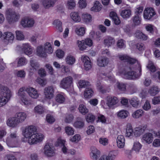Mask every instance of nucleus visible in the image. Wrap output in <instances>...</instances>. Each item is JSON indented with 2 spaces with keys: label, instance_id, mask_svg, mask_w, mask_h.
<instances>
[{
  "label": "nucleus",
  "instance_id": "obj_1",
  "mask_svg": "<svg viewBox=\"0 0 160 160\" xmlns=\"http://www.w3.org/2000/svg\"><path fill=\"white\" fill-rule=\"evenodd\" d=\"M35 132L36 129L33 126L26 128L22 131V134L24 138H22V141L24 142L28 141L31 145L42 142L44 139L45 136L40 133H35Z\"/></svg>",
  "mask_w": 160,
  "mask_h": 160
},
{
  "label": "nucleus",
  "instance_id": "obj_2",
  "mask_svg": "<svg viewBox=\"0 0 160 160\" xmlns=\"http://www.w3.org/2000/svg\"><path fill=\"white\" fill-rule=\"evenodd\" d=\"M141 67L140 64L137 63L135 67L132 66L127 68L122 72L117 73V74L122 75L126 79H134L138 78L141 75Z\"/></svg>",
  "mask_w": 160,
  "mask_h": 160
},
{
  "label": "nucleus",
  "instance_id": "obj_3",
  "mask_svg": "<svg viewBox=\"0 0 160 160\" xmlns=\"http://www.w3.org/2000/svg\"><path fill=\"white\" fill-rule=\"evenodd\" d=\"M12 94V92L7 87L0 85V108L8 102Z\"/></svg>",
  "mask_w": 160,
  "mask_h": 160
},
{
  "label": "nucleus",
  "instance_id": "obj_4",
  "mask_svg": "<svg viewBox=\"0 0 160 160\" xmlns=\"http://www.w3.org/2000/svg\"><path fill=\"white\" fill-rule=\"evenodd\" d=\"M5 17L6 20L10 24L13 23L17 22L20 18L18 14L10 9L6 10Z\"/></svg>",
  "mask_w": 160,
  "mask_h": 160
},
{
  "label": "nucleus",
  "instance_id": "obj_5",
  "mask_svg": "<svg viewBox=\"0 0 160 160\" xmlns=\"http://www.w3.org/2000/svg\"><path fill=\"white\" fill-rule=\"evenodd\" d=\"M19 137L17 131L11 132L8 135L6 140V142L9 147H14L17 142Z\"/></svg>",
  "mask_w": 160,
  "mask_h": 160
},
{
  "label": "nucleus",
  "instance_id": "obj_6",
  "mask_svg": "<svg viewBox=\"0 0 160 160\" xmlns=\"http://www.w3.org/2000/svg\"><path fill=\"white\" fill-rule=\"evenodd\" d=\"M43 154L48 157H51L55 154V149L51 143H46L42 150Z\"/></svg>",
  "mask_w": 160,
  "mask_h": 160
},
{
  "label": "nucleus",
  "instance_id": "obj_7",
  "mask_svg": "<svg viewBox=\"0 0 160 160\" xmlns=\"http://www.w3.org/2000/svg\"><path fill=\"white\" fill-rule=\"evenodd\" d=\"M40 66L39 63L34 58H31L29 62V66L27 70L30 73H33Z\"/></svg>",
  "mask_w": 160,
  "mask_h": 160
},
{
  "label": "nucleus",
  "instance_id": "obj_8",
  "mask_svg": "<svg viewBox=\"0 0 160 160\" xmlns=\"http://www.w3.org/2000/svg\"><path fill=\"white\" fill-rule=\"evenodd\" d=\"M156 14L153 8H146L143 12V17L145 19L150 20Z\"/></svg>",
  "mask_w": 160,
  "mask_h": 160
},
{
  "label": "nucleus",
  "instance_id": "obj_9",
  "mask_svg": "<svg viewBox=\"0 0 160 160\" xmlns=\"http://www.w3.org/2000/svg\"><path fill=\"white\" fill-rule=\"evenodd\" d=\"M3 41L7 44L11 43L14 40L15 36L13 33L10 32H6L3 33Z\"/></svg>",
  "mask_w": 160,
  "mask_h": 160
},
{
  "label": "nucleus",
  "instance_id": "obj_10",
  "mask_svg": "<svg viewBox=\"0 0 160 160\" xmlns=\"http://www.w3.org/2000/svg\"><path fill=\"white\" fill-rule=\"evenodd\" d=\"M72 83V78L70 77H68L63 78L61 81L60 86L64 89L69 88Z\"/></svg>",
  "mask_w": 160,
  "mask_h": 160
},
{
  "label": "nucleus",
  "instance_id": "obj_11",
  "mask_svg": "<svg viewBox=\"0 0 160 160\" xmlns=\"http://www.w3.org/2000/svg\"><path fill=\"white\" fill-rule=\"evenodd\" d=\"M106 104L109 108H111L116 105L118 102V98L115 96H108L106 98Z\"/></svg>",
  "mask_w": 160,
  "mask_h": 160
},
{
  "label": "nucleus",
  "instance_id": "obj_12",
  "mask_svg": "<svg viewBox=\"0 0 160 160\" xmlns=\"http://www.w3.org/2000/svg\"><path fill=\"white\" fill-rule=\"evenodd\" d=\"M45 98L47 99H50L54 96V89L52 86L46 87L44 89Z\"/></svg>",
  "mask_w": 160,
  "mask_h": 160
},
{
  "label": "nucleus",
  "instance_id": "obj_13",
  "mask_svg": "<svg viewBox=\"0 0 160 160\" xmlns=\"http://www.w3.org/2000/svg\"><path fill=\"white\" fill-rule=\"evenodd\" d=\"M26 92L29 96L32 98L36 99L39 96V94L37 90L32 87H28L26 88Z\"/></svg>",
  "mask_w": 160,
  "mask_h": 160
},
{
  "label": "nucleus",
  "instance_id": "obj_14",
  "mask_svg": "<svg viewBox=\"0 0 160 160\" xmlns=\"http://www.w3.org/2000/svg\"><path fill=\"white\" fill-rule=\"evenodd\" d=\"M34 23V21L32 18L28 17L23 18L21 22V25L23 27H32Z\"/></svg>",
  "mask_w": 160,
  "mask_h": 160
},
{
  "label": "nucleus",
  "instance_id": "obj_15",
  "mask_svg": "<svg viewBox=\"0 0 160 160\" xmlns=\"http://www.w3.org/2000/svg\"><path fill=\"white\" fill-rule=\"evenodd\" d=\"M21 48L24 53L27 55H30L33 52V48L28 43L23 44Z\"/></svg>",
  "mask_w": 160,
  "mask_h": 160
},
{
  "label": "nucleus",
  "instance_id": "obj_16",
  "mask_svg": "<svg viewBox=\"0 0 160 160\" xmlns=\"http://www.w3.org/2000/svg\"><path fill=\"white\" fill-rule=\"evenodd\" d=\"M146 129L145 126H140L136 127L134 129L133 133L136 137H139L141 136L145 131Z\"/></svg>",
  "mask_w": 160,
  "mask_h": 160
},
{
  "label": "nucleus",
  "instance_id": "obj_17",
  "mask_svg": "<svg viewBox=\"0 0 160 160\" xmlns=\"http://www.w3.org/2000/svg\"><path fill=\"white\" fill-rule=\"evenodd\" d=\"M56 2V0H43L42 4L45 9H49L54 6Z\"/></svg>",
  "mask_w": 160,
  "mask_h": 160
},
{
  "label": "nucleus",
  "instance_id": "obj_18",
  "mask_svg": "<svg viewBox=\"0 0 160 160\" xmlns=\"http://www.w3.org/2000/svg\"><path fill=\"white\" fill-rule=\"evenodd\" d=\"M36 54L38 56L41 58H45L47 56L42 45L38 46L36 48Z\"/></svg>",
  "mask_w": 160,
  "mask_h": 160
},
{
  "label": "nucleus",
  "instance_id": "obj_19",
  "mask_svg": "<svg viewBox=\"0 0 160 160\" xmlns=\"http://www.w3.org/2000/svg\"><path fill=\"white\" fill-rule=\"evenodd\" d=\"M117 155L116 151L110 152L108 155H103L102 156L99 160H114Z\"/></svg>",
  "mask_w": 160,
  "mask_h": 160
},
{
  "label": "nucleus",
  "instance_id": "obj_20",
  "mask_svg": "<svg viewBox=\"0 0 160 160\" xmlns=\"http://www.w3.org/2000/svg\"><path fill=\"white\" fill-rule=\"evenodd\" d=\"M132 15L131 10L126 8L121 10L120 12V15L123 18L127 19L129 18Z\"/></svg>",
  "mask_w": 160,
  "mask_h": 160
},
{
  "label": "nucleus",
  "instance_id": "obj_21",
  "mask_svg": "<svg viewBox=\"0 0 160 160\" xmlns=\"http://www.w3.org/2000/svg\"><path fill=\"white\" fill-rule=\"evenodd\" d=\"M98 77L99 79L108 78L111 83H114L116 81V79L113 75L112 74L107 75V73L104 72H102L98 74Z\"/></svg>",
  "mask_w": 160,
  "mask_h": 160
},
{
  "label": "nucleus",
  "instance_id": "obj_22",
  "mask_svg": "<svg viewBox=\"0 0 160 160\" xmlns=\"http://www.w3.org/2000/svg\"><path fill=\"white\" fill-rule=\"evenodd\" d=\"M153 135L150 132L145 133L142 136V140L148 144L151 143L153 141Z\"/></svg>",
  "mask_w": 160,
  "mask_h": 160
},
{
  "label": "nucleus",
  "instance_id": "obj_23",
  "mask_svg": "<svg viewBox=\"0 0 160 160\" xmlns=\"http://www.w3.org/2000/svg\"><path fill=\"white\" fill-rule=\"evenodd\" d=\"M27 117L26 114L24 112H17L15 115V117L17 119V122L19 123L23 122L26 118Z\"/></svg>",
  "mask_w": 160,
  "mask_h": 160
},
{
  "label": "nucleus",
  "instance_id": "obj_24",
  "mask_svg": "<svg viewBox=\"0 0 160 160\" xmlns=\"http://www.w3.org/2000/svg\"><path fill=\"white\" fill-rule=\"evenodd\" d=\"M118 57L121 60L128 62L131 64H133L136 62L135 59L131 58L125 54L119 55Z\"/></svg>",
  "mask_w": 160,
  "mask_h": 160
},
{
  "label": "nucleus",
  "instance_id": "obj_25",
  "mask_svg": "<svg viewBox=\"0 0 160 160\" xmlns=\"http://www.w3.org/2000/svg\"><path fill=\"white\" fill-rule=\"evenodd\" d=\"M125 138L122 135H118L117 138V143L118 148H123L125 144Z\"/></svg>",
  "mask_w": 160,
  "mask_h": 160
},
{
  "label": "nucleus",
  "instance_id": "obj_26",
  "mask_svg": "<svg viewBox=\"0 0 160 160\" xmlns=\"http://www.w3.org/2000/svg\"><path fill=\"white\" fill-rule=\"evenodd\" d=\"M19 123L15 117L9 118L7 122L8 126L13 128L16 127Z\"/></svg>",
  "mask_w": 160,
  "mask_h": 160
},
{
  "label": "nucleus",
  "instance_id": "obj_27",
  "mask_svg": "<svg viewBox=\"0 0 160 160\" xmlns=\"http://www.w3.org/2000/svg\"><path fill=\"white\" fill-rule=\"evenodd\" d=\"M100 152L97 149L94 147L91 148V152L90 153L91 158L94 160H97L99 156Z\"/></svg>",
  "mask_w": 160,
  "mask_h": 160
},
{
  "label": "nucleus",
  "instance_id": "obj_28",
  "mask_svg": "<svg viewBox=\"0 0 160 160\" xmlns=\"http://www.w3.org/2000/svg\"><path fill=\"white\" fill-rule=\"evenodd\" d=\"M66 95L63 93H60L58 94L55 97L56 101L60 104L63 103L66 98Z\"/></svg>",
  "mask_w": 160,
  "mask_h": 160
},
{
  "label": "nucleus",
  "instance_id": "obj_29",
  "mask_svg": "<svg viewBox=\"0 0 160 160\" xmlns=\"http://www.w3.org/2000/svg\"><path fill=\"white\" fill-rule=\"evenodd\" d=\"M42 46L46 54L47 53L51 54L53 52V48L50 42H46L42 45Z\"/></svg>",
  "mask_w": 160,
  "mask_h": 160
},
{
  "label": "nucleus",
  "instance_id": "obj_30",
  "mask_svg": "<svg viewBox=\"0 0 160 160\" xmlns=\"http://www.w3.org/2000/svg\"><path fill=\"white\" fill-rule=\"evenodd\" d=\"M126 136L128 137H132L134 134L132 127L131 125L129 123L127 124L126 127Z\"/></svg>",
  "mask_w": 160,
  "mask_h": 160
},
{
  "label": "nucleus",
  "instance_id": "obj_31",
  "mask_svg": "<svg viewBox=\"0 0 160 160\" xmlns=\"http://www.w3.org/2000/svg\"><path fill=\"white\" fill-rule=\"evenodd\" d=\"M108 59L105 57H100L97 61L98 65L100 67H104L108 64Z\"/></svg>",
  "mask_w": 160,
  "mask_h": 160
},
{
  "label": "nucleus",
  "instance_id": "obj_32",
  "mask_svg": "<svg viewBox=\"0 0 160 160\" xmlns=\"http://www.w3.org/2000/svg\"><path fill=\"white\" fill-rule=\"evenodd\" d=\"M134 36L138 39L146 40L148 39V36L143 34L139 30H137L134 33Z\"/></svg>",
  "mask_w": 160,
  "mask_h": 160
},
{
  "label": "nucleus",
  "instance_id": "obj_33",
  "mask_svg": "<svg viewBox=\"0 0 160 160\" xmlns=\"http://www.w3.org/2000/svg\"><path fill=\"white\" fill-rule=\"evenodd\" d=\"M160 91V89L158 86H153L150 88L148 92L151 96H154L158 93Z\"/></svg>",
  "mask_w": 160,
  "mask_h": 160
},
{
  "label": "nucleus",
  "instance_id": "obj_34",
  "mask_svg": "<svg viewBox=\"0 0 160 160\" xmlns=\"http://www.w3.org/2000/svg\"><path fill=\"white\" fill-rule=\"evenodd\" d=\"M93 91L92 89L90 88H86L84 92V97L86 98H90L92 97Z\"/></svg>",
  "mask_w": 160,
  "mask_h": 160
},
{
  "label": "nucleus",
  "instance_id": "obj_35",
  "mask_svg": "<svg viewBox=\"0 0 160 160\" xmlns=\"http://www.w3.org/2000/svg\"><path fill=\"white\" fill-rule=\"evenodd\" d=\"M144 113V112L142 109H138L133 112L132 116L135 119H138L142 117Z\"/></svg>",
  "mask_w": 160,
  "mask_h": 160
},
{
  "label": "nucleus",
  "instance_id": "obj_36",
  "mask_svg": "<svg viewBox=\"0 0 160 160\" xmlns=\"http://www.w3.org/2000/svg\"><path fill=\"white\" fill-rule=\"evenodd\" d=\"M70 17L71 19L76 22H79L81 20L79 13L78 12H72L70 14Z\"/></svg>",
  "mask_w": 160,
  "mask_h": 160
},
{
  "label": "nucleus",
  "instance_id": "obj_37",
  "mask_svg": "<svg viewBox=\"0 0 160 160\" xmlns=\"http://www.w3.org/2000/svg\"><path fill=\"white\" fill-rule=\"evenodd\" d=\"M102 8L101 4L98 1H96L94 4L93 6L91 8V10L94 12L99 11Z\"/></svg>",
  "mask_w": 160,
  "mask_h": 160
},
{
  "label": "nucleus",
  "instance_id": "obj_38",
  "mask_svg": "<svg viewBox=\"0 0 160 160\" xmlns=\"http://www.w3.org/2000/svg\"><path fill=\"white\" fill-rule=\"evenodd\" d=\"M129 114L128 111L125 110H122L117 113L118 117L121 119H124L128 117Z\"/></svg>",
  "mask_w": 160,
  "mask_h": 160
},
{
  "label": "nucleus",
  "instance_id": "obj_39",
  "mask_svg": "<svg viewBox=\"0 0 160 160\" xmlns=\"http://www.w3.org/2000/svg\"><path fill=\"white\" fill-rule=\"evenodd\" d=\"M21 104L22 105L25 106H29L31 104V100L28 96H26L22 98H20Z\"/></svg>",
  "mask_w": 160,
  "mask_h": 160
},
{
  "label": "nucleus",
  "instance_id": "obj_40",
  "mask_svg": "<svg viewBox=\"0 0 160 160\" xmlns=\"http://www.w3.org/2000/svg\"><path fill=\"white\" fill-rule=\"evenodd\" d=\"M131 104L134 108H137L140 104V101L137 97L131 98L129 101Z\"/></svg>",
  "mask_w": 160,
  "mask_h": 160
},
{
  "label": "nucleus",
  "instance_id": "obj_41",
  "mask_svg": "<svg viewBox=\"0 0 160 160\" xmlns=\"http://www.w3.org/2000/svg\"><path fill=\"white\" fill-rule=\"evenodd\" d=\"M55 28L60 32L62 31V23L59 20H55L53 23Z\"/></svg>",
  "mask_w": 160,
  "mask_h": 160
},
{
  "label": "nucleus",
  "instance_id": "obj_42",
  "mask_svg": "<svg viewBox=\"0 0 160 160\" xmlns=\"http://www.w3.org/2000/svg\"><path fill=\"white\" fill-rule=\"evenodd\" d=\"M86 28L85 27H78L76 28L75 32L78 36H83L85 33Z\"/></svg>",
  "mask_w": 160,
  "mask_h": 160
},
{
  "label": "nucleus",
  "instance_id": "obj_43",
  "mask_svg": "<svg viewBox=\"0 0 160 160\" xmlns=\"http://www.w3.org/2000/svg\"><path fill=\"white\" fill-rule=\"evenodd\" d=\"M26 91V89L24 87H21L19 89L17 94L20 99L27 96V94L25 92Z\"/></svg>",
  "mask_w": 160,
  "mask_h": 160
},
{
  "label": "nucleus",
  "instance_id": "obj_44",
  "mask_svg": "<svg viewBox=\"0 0 160 160\" xmlns=\"http://www.w3.org/2000/svg\"><path fill=\"white\" fill-rule=\"evenodd\" d=\"M105 45L109 47L114 44L115 40L113 38L111 37H108L104 40Z\"/></svg>",
  "mask_w": 160,
  "mask_h": 160
},
{
  "label": "nucleus",
  "instance_id": "obj_45",
  "mask_svg": "<svg viewBox=\"0 0 160 160\" xmlns=\"http://www.w3.org/2000/svg\"><path fill=\"white\" fill-rule=\"evenodd\" d=\"M78 109L79 112L83 115H85L88 112V109L86 106L82 104H80L79 106Z\"/></svg>",
  "mask_w": 160,
  "mask_h": 160
},
{
  "label": "nucleus",
  "instance_id": "obj_46",
  "mask_svg": "<svg viewBox=\"0 0 160 160\" xmlns=\"http://www.w3.org/2000/svg\"><path fill=\"white\" fill-rule=\"evenodd\" d=\"M35 112L39 114L43 113L45 112V109L43 106L41 105H38L36 106L34 108Z\"/></svg>",
  "mask_w": 160,
  "mask_h": 160
},
{
  "label": "nucleus",
  "instance_id": "obj_47",
  "mask_svg": "<svg viewBox=\"0 0 160 160\" xmlns=\"http://www.w3.org/2000/svg\"><path fill=\"white\" fill-rule=\"evenodd\" d=\"M66 6L68 9L72 10L74 9L76 7V2L74 0H68L67 2Z\"/></svg>",
  "mask_w": 160,
  "mask_h": 160
},
{
  "label": "nucleus",
  "instance_id": "obj_48",
  "mask_svg": "<svg viewBox=\"0 0 160 160\" xmlns=\"http://www.w3.org/2000/svg\"><path fill=\"white\" fill-rule=\"evenodd\" d=\"M142 144L138 142H135L133 145L132 149L136 152H138L142 147Z\"/></svg>",
  "mask_w": 160,
  "mask_h": 160
},
{
  "label": "nucleus",
  "instance_id": "obj_49",
  "mask_svg": "<svg viewBox=\"0 0 160 160\" xmlns=\"http://www.w3.org/2000/svg\"><path fill=\"white\" fill-rule=\"evenodd\" d=\"M65 61L67 64L72 65L75 63V59L73 56L71 55H68L66 57Z\"/></svg>",
  "mask_w": 160,
  "mask_h": 160
},
{
  "label": "nucleus",
  "instance_id": "obj_50",
  "mask_svg": "<svg viewBox=\"0 0 160 160\" xmlns=\"http://www.w3.org/2000/svg\"><path fill=\"white\" fill-rule=\"evenodd\" d=\"M116 86L121 91L124 92L126 90V84L122 82H117Z\"/></svg>",
  "mask_w": 160,
  "mask_h": 160
},
{
  "label": "nucleus",
  "instance_id": "obj_51",
  "mask_svg": "<svg viewBox=\"0 0 160 160\" xmlns=\"http://www.w3.org/2000/svg\"><path fill=\"white\" fill-rule=\"evenodd\" d=\"M85 119L88 122L92 123L94 121L95 117L92 113H89L86 116Z\"/></svg>",
  "mask_w": 160,
  "mask_h": 160
},
{
  "label": "nucleus",
  "instance_id": "obj_52",
  "mask_svg": "<svg viewBox=\"0 0 160 160\" xmlns=\"http://www.w3.org/2000/svg\"><path fill=\"white\" fill-rule=\"evenodd\" d=\"M74 119V117L72 114H66L65 115L64 121L67 123H70L72 122Z\"/></svg>",
  "mask_w": 160,
  "mask_h": 160
},
{
  "label": "nucleus",
  "instance_id": "obj_53",
  "mask_svg": "<svg viewBox=\"0 0 160 160\" xmlns=\"http://www.w3.org/2000/svg\"><path fill=\"white\" fill-rule=\"evenodd\" d=\"M82 18L83 21L87 23L91 21L92 17L91 15L88 14L84 13L82 14Z\"/></svg>",
  "mask_w": 160,
  "mask_h": 160
},
{
  "label": "nucleus",
  "instance_id": "obj_54",
  "mask_svg": "<svg viewBox=\"0 0 160 160\" xmlns=\"http://www.w3.org/2000/svg\"><path fill=\"white\" fill-rule=\"evenodd\" d=\"M65 132L68 136H71L74 134V130L72 127L70 126L66 127L65 128Z\"/></svg>",
  "mask_w": 160,
  "mask_h": 160
},
{
  "label": "nucleus",
  "instance_id": "obj_55",
  "mask_svg": "<svg viewBox=\"0 0 160 160\" xmlns=\"http://www.w3.org/2000/svg\"><path fill=\"white\" fill-rule=\"evenodd\" d=\"M16 38L18 40H22L24 39V36L22 32L17 30L15 32Z\"/></svg>",
  "mask_w": 160,
  "mask_h": 160
},
{
  "label": "nucleus",
  "instance_id": "obj_56",
  "mask_svg": "<svg viewBox=\"0 0 160 160\" xmlns=\"http://www.w3.org/2000/svg\"><path fill=\"white\" fill-rule=\"evenodd\" d=\"M78 84L79 88H85L90 85L88 82L84 80H79L78 81Z\"/></svg>",
  "mask_w": 160,
  "mask_h": 160
},
{
  "label": "nucleus",
  "instance_id": "obj_57",
  "mask_svg": "<svg viewBox=\"0 0 160 160\" xmlns=\"http://www.w3.org/2000/svg\"><path fill=\"white\" fill-rule=\"evenodd\" d=\"M77 43L80 50L81 51L84 50L87 48V46L84 42H82V40L81 41L78 40L77 41Z\"/></svg>",
  "mask_w": 160,
  "mask_h": 160
},
{
  "label": "nucleus",
  "instance_id": "obj_58",
  "mask_svg": "<svg viewBox=\"0 0 160 160\" xmlns=\"http://www.w3.org/2000/svg\"><path fill=\"white\" fill-rule=\"evenodd\" d=\"M133 24L135 26L139 25L141 22V19L138 15L133 17L132 19Z\"/></svg>",
  "mask_w": 160,
  "mask_h": 160
},
{
  "label": "nucleus",
  "instance_id": "obj_59",
  "mask_svg": "<svg viewBox=\"0 0 160 160\" xmlns=\"http://www.w3.org/2000/svg\"><path fill=\"white\" fill-rule=\"evenodd\" d=\"M15 75L17 77L23 79L26 76V73L24 70H22L17 71L15 72Z\"/></svg>",
  "mask_w": 160,
  "mask_h": 160
},
{
  "label": "nucleus",
  "instance_id": "obj_60",
  "mask_svg": "<svg viewBox=\"0 0 160 160\" xmlns=\"http://www.w3.org/2000/svg\"><path fill=\"white\" fill-rule=\"evenodd\" d=\"M81 139V135L79 134H76L70 139V140L73 142L77 143Z\"/></svg>",
  "mask_w": 160,
  "mask_h": 160
},
{
  "label": "nucleus",
  "instance_id": "obj_61",
  "mask_svg": "<svg viewBox=\"0 0 160 160\" xmlns=\"http://www.w3.org/2000/svg\"><path fill=\"white\" fill-rule=\"evenodd\" d=\"M27 63L26 59L23 57L20 58L18 61L17 66L20 67L25 65Z\"/></svg>",
  "mask_w": 160,
  "mask_h": 160
},
{
  "label": "nucleus",
  "instance_id": "obj_62",
  "mask_svg": "<svg viewBox=\"0 0 160 160\" xmlns=\"http://www.w3.org/2000/svg\"><path fill=\"white\" fill-rule=\"evenodd\" d=\"M147 68L151 72H154L156 71V68L152 61H149L147 66Z\"/></svg>",
  "mask_w": 160,
  "mask_h": 160
},
{
  "label": "nucleus",
  "instance_id": "obj_63",
  "mask_svg": "<svg viewBox=\"0 0 160 160\" xmlns=\"http://www.w3.org/2000/svg\"><path fill=\"white\" fill-rule=\"evenodd\" d=\"M55 119L54 117L50 114H48L46 116V121L48 123L52 124L55 121Z\"/></svg>",
  "mask_w": 160,
  "mask_h": 160
},
{
  "label": "nucleus",
  "instance_id": "obj_64",
  "mask_svg": "<svg viewBox=\"0 0 160 160\" xmlns=\"http://www.w3.org/2000/svg\"><path fill=\"white\" fill-rule=\"evenodd\" d=\"M96 85L97 86V89L100 92L103 93L106 92V91L104 89L103 86L99 81H97Z\"/></svg>",
  "mask_w": 160,
  "mask_h": 160
}]
</instances>
